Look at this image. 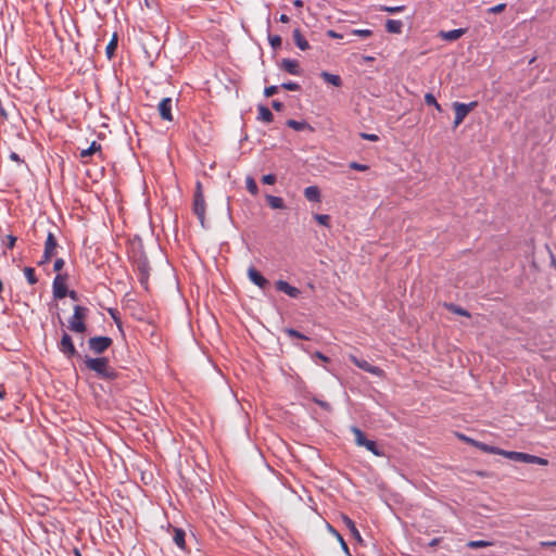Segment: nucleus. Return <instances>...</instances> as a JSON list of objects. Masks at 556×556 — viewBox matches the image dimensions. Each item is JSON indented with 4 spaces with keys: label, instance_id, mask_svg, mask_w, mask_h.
I'll return each mask as SVG.
<instances>
[{
    "label": "nucleus",
    "instance_id": "39448f33",
    "mask_svg": "<svg viewBox=\"0 0 556 556\" xmlns=\"http://www.w3.org/2000/svg\"><path fill=\"white\" fill-rule=\"evenodd\" d=\"M351 432L354 434V441H355L356 445L365 447L366 450L371 452L375 456H379V457L383 456V452L378 448L376 442L366 439L364 432L359 428L353 426V427H351Z\"/></svg>",
    "mask_w": 556,
    "mask_h": 556
},
{
    "label": "nucleus",
    "instance_id": "412c9836",
    "mask_svg": "<svg viewBox=\"0 0 556 556\" xmlns=\"http://www.w3.org/2000/svg\"><path fill=\"white\" fill-rule=\"evenodd\" d=\"M403 28V23L399 20H388L386 23V29L391 34H401Z\"/></svg>",
    "mask_w": 556,
    "mask_h": 556
},
{
    "label": "nucleus",
    "instance_id": "e2e57ef3",
    "mask_svg": "<svg viewBox=\"0 0 556 556\" xmlns=\"http://www.w3.org/2000/svg\"><path fill=\"white\" fill-rule=\"evenodd\" d=\"M3 291V283L2 281L0 280V293Z\"/></svg>",
    "mask_w": 556,
    "mask_h": 556
},
{
    "label": "nucleus",
    "instance_id": "aec40b11",
    "mask_svg": "<svg viewBox=\"0 0 556 556\" xmlns=\"http://www.w3.org/2000/svg\"><path fill=\"white\" fill-rule=\"evenodd\" d=\"M96 153L101 154V144L97 141H92L87 149L80 151V157L86 159L87 156H91Z\"/></svg>",
    "mask_w": 556,
    "mask_h": 556
},
{
    "label": "nucleus",
    "instance_id": "4be33fe9",
    "mask_svg": "<svg viewBox=\"0 0 556 556\" xmlns=\"http://www.w3.org/2000/svg\"><path fill=\"white\" fill-rule=\"evenodd\" d=\"M465 34V29L458 28V29H452L448 31H442L441 37L448 41H454L460 38Z\"/></svg>",
    "mask_w": 556,
    "mask_h": 556
},
{
    "label": "nucleus",
    "instance_id": "37998d69",
    "mask_svg": "<svg viewBox=\"0 0 556 556\" xmlns=\"http://www.w3.org/2000/svg\"><path fill=\"white\" fill-rule=\"evenodd\" d=\"M277 92H278L277 86H269V87H266L264 90V94L266 97H271V96L276 94Z\"/></svg>",
    "mask_w": 556,
    "mask_h": 556
},
{
    "label": "nucleus",
    "instance_id": "b1692460",
    "mask_svg": "<svg viewBox=\"0 0 556 556\" xmlns=\"http://www.w3.org/2000/svg\"><path fill=\"white\" fill-rule=\"evenodd\" d=\"M273 113L270 112V110L264 105H260L258 106V119L264 122V123H270L273 122Z\"/></svg>",
    "mask_w": 556,
    "mask_h": 556
},
{
    "label": "nucleus",
    "instance_id": "f3484780",
    "mask_svg": "<svg viewBox=\"0 0 556 556\" xmlns=\"http://www.w3.org/2000/svg\"><path fill=\"white\" fill-rule=\"evenodd\" d=\"M341 520H342L343 525L349 529L351 535L356 541L362 542V536H361L359 531L356 528L355 522L350 517H348L346 515H342L341 516Z\"/></svg>",
    "mask_w": 556,
    "mask_h": 556
},
{
    "label": "nucleus",
    "instance_id": "dca6fc26",
    "mask_svg": "<svg viewBox=\"0 0 556 556\" xmlns=\"http://www.w3.org/2000/svg\"><path fill=\"white\" fill-rule=\"evenodd\" d=\"M280 67L291 75L301 74L300 64L296 60L283 59L281 61Z\"/></svg>",
    "mask_w": 556,
    "mask_h": 556
},
{
    "label": "nucleus",
    "instance_id": "680f3d73",
    "mask_svg": "<svg viewBox=\"0 0 556 556\" xmlns=\"http://www.w3.org/2000/svg\"><path fill=\"white\" fill-rule=\"evenodd\" d=\"M437 111L441 112L442 111V108H441V104L437 102V104L433 105Z\"/></svg>",
    "mask_w": 556,
    "mask_h": 556
},
{
    "label": "nucleus",
    "instance_id": "864d4df0",
    "mask_svg": "<svg viewBox=\"0 0 556 556\" xmlns=\"http://www.w3.org/2000/svg\"><path fill=\"white\" fill-rule=\"evenodd\" d=\"M315 356L318 357L319 359L324 361V362H328L329 361V358L327 356H325L320 352H316Z\"/></svg>",
    "mask_w": 556,
    "mask_h": 556
},
{
    "label": "nucleus",
    "instance_id": "0eeeda50",
    "mask_svg": "<svg viewBox=\"0 0 556 556\" xmlns=\"http://www.w3.org/2000/svg\"><path fill=\"white\" fill-rule=\"evenodd\" d=\"M113 343V340L110 337H92L88 340V348L94 354H102L105 352Z\"/></svg>",
    "mask_w": 556,
    "mask_h": 556
},
{
    "label": "nucleus",
    "instance_id": "7c9ffc66",
    "mask_svg": "<svg viewBox=\"0 0 556 556\" xmlns=\"http://www.w3.org/2000/svg\"><path fill=\"white\" fill-rule=\"evenodd\" d=\"M491 545H492V543H491V542H489V541H483V540L469 541V542L467 543V546H468L469 548H472V549H475V548L488 547V546H491Z\"/></svg>",
    "mask_w": 556,
    "mask_h": 556
},
{
    "label": "nucleus",
    "instance_id": "ea45409f",
    "mask_svg": "<svg viewBox=\"0 0 556 556\" xmlns=\"http://www.w3.org/2000/svg\"><path fill=\"white\" fill-rule=\"evenodd\" d=\"M281 87L286 90H290V91H296V90H300V85L296 84V83H292V81H289V83H283L281 85Z\"/></svg>",
    "mask_w": 556,
    "mask_h": 556
},
{
    "label": "nucleus",
    "instance_id": "a211bd4d",
    "mask_svg": "<svg viewBox=\"0 0 556 556\" xmlns=\"http://www.w3.org/2000/svg\"><path fill=\"white\" fill-rule=\"evenodd\" d=\"M293 40L300 50L306 51L309 49L308 41L304 38V36L302 35V33L299 28L293 30Z\"/></svg>",
    "mask_w": 556,
    "mask_h": 556
},
{
    "label": "nucleus",
    "instance_id": "c9c22d12",
    "mask_svg": "<svg viewBox=\"0 0 556 556\" xmlns=\"http://www.w3.org/2000/svg\"><path fill=\"white\" fill-rule=\"evenodd\" d=\"M329 529H330L331 533H333V535L337 538V542H340L341 547H342L345 552H348V551H349L348 545H346L345 541L343 540V538L341 536V534H340L336 529H333V528H332V527H330V526H329Z\"/></svg>",
    "mask_w": 556,
    "mask_h": 556
},
{
    "label": "nucleus",
    "instance_id": "69168bd1",
    "mask_svg": "<svg viewBox=\"0 0 556 556\" xmlns=\"http://www.w3.org/2000/svg\"><path fill=\"white\" fill-rule=\"evenodd\" d=\"M318 404H319L320 406H323V407H326V406H327V404H326V403H324V402H318Z\"/></svg>",
    "mask_w": 556,
    "mask_h": 556
},
{
    "label": "nucleus",
    "instance_id": "c85d7f7f",
    "mask_svg": "<svg viewBox=\"0 0 556 556\" xmlns=\"http://www.w3.org/2000/svg\"><path fill=\"white\" fill-rule=\"evenodd\" d=\"M323 78L328 81L329 84L339 87L341 85V78L338 75L329 74L327 72H323L321 74Z\"/></svg>",
    "mask_w": 556,
    "mask_h": 556
},
{
    "label": "nucleus",
    "instance_id": "2eb2a0df",
    "mask_svg": "<svg viewBox=\"0 0 556 556\" xmlns=\"http://www.w3.org/2000/svg\"><path fill=\"white\" fill-rule=\"evenodd\" d=\"M275 286L278 291H281V292L288 294L290 298L296 299L301 294V291L298 288L290 286L285 280L276 281Z\"/></svg>",
    "mask_w": 556,
    "mask_h": 556
},
{
    "label": "nucleus",
    "instance_id": "de8ad7c7",
    "mask_svg": "<svg viewBox=\"0 0 556 556\" xmlns=\"http://www.w3.org/2000/svg\"><path fill=\"white\" fill-rule=\"evenodd\" d=\"M140 270H141V278H140V281L142 283H146L147 280H148V273L146 271V264H142L140 267Z\"/></svg>",
    "mask_w": 556,
    "mask_h": 556
},
{
    "label": "nucleus",
    "instance_id": "5fc2aeb1",
    "mask_svg": "<svg viewBox=\"0 0 556 556\" xmlns=\"http://www.w3.org/2000/svg\"><path fill=\"white\" fill-rule=\"evenodd\" d=\"M72 300L77 301L78 296L75 291H67V294Z\"/></svg>",
    "mask_w": 556,
    "mask_h": 556
},
{
    "label": "nucleus",
    "instance_id": "6ab92c4d",
    "mask_svg": "<svg viewBox=\"0 0 556 556\" xmlns=\"http://www.w3.org/2000/svg\"><path fill=\"white\" fill-rule=\"evenodd\" d=\"M304 195L311 202H320V190L316 186L305 188Z\"/></svg>",
    "mask_w": 556,
    "mask_h": 556
},
{
    "label": "nucleus",
    "instance_id": "58836bf2",
    "mask_svg": "<svg viewBox=\"0 0 556 556\" xmlns=\"http://www.w3.org/2000/svg\"><path fill=\"white\" fill-rule=\"evenodd\" d=\"M506 8V4L505 3H500V4H496L492 8H489L488 9V13H492V14H497V13H502Z\"/></svg>",
    "mask_w": 556,
    "mask_h": 556
},
{
    "label": "nucleus",
    "instance_id": "f704fd0d",
    "mask_svg": "<svg viewBox=\"0 0 556 556\" xmlns=\"http://www.w3.org/2000/svg\"><path fill=\"white\" fill-rule=\"evenodd\" d=\"M405 9L404 5H397V7H387V5H382L380 8V11H383V12H388V13H400V12H403Z\"/></svg>",
    "mask_w": 556,
    "mask_h": 556
},
{
    "label": "nucleus",
    "instance_id": "13d9d810",
    "mask_svg": "<svg viewBox=\"0 0 556 556\" xmlns=\"http://www.w3.org/2000/svg\"><path fill=\"white\" fill-rule=\"evenodd\" d=\"M542 546H556V541L541 542Z\"/></svg>",
    "mask_w": 556,
    "mask_h": 556
},
{
    "label": "nucleus",
    "instance_id": "79ce46f5",
    "mask_svg": "<svg viewBox=\"0 0 556 556\" xmlns=\"http://www.w3.org/2000/svg\"><path fill=\"white\" fill-rule=\"evenodd\" d=\"M277 178L274 174H267L262 177V182L265 185H274Z\"/></svg>",
    "mask_w": 556,
    "mask_h": 556
},
{
    "label": "nucleus",
    "instance_id": "0e129e2a",
    "mask_svg": "<svg viewBox=\"0 0 556 556\" xmlns=\"http://www.w3.org/2000/svg\"><path fill=\"white\" fill-rule=\"evenodd\" d=\"M75 555L76 556H83L78 549H75Z\"/></svg>",
    "mask_w": 556,
    "mask_h": 556
},
{
    "label": "nucleus",
    "instance_id": "4c0bfd02",
    "mask_svg": "<svg viewBox=\"0 0 556 556\" xmlns=\"http://www.w3.org/2000/svg\"><path fill=\"white\" fill-rule=\"evenodd\" d=\"M268 40L274 49H277L281 46V38L278 35L269 36Z\"/></svg>",
    "mask_w": 556,
    "mask_h": 556
},
{
    "label": "nucleus",
    "instance_id": "052dcab7",
    "mask_svg": "<svg viewBox=\"0 0 556 556\" xmlns=\"http://www.w3.org/2000/svg\"><path fill=\"white\" fill-rule=\"evenodd\" d=\"M440 539H433L431 542H430V546H435L438 543H439Z\"/></svg>",
    "mask_w": 556,
    "mask_h": 556
},
{
    "label": "nucleus",
    "instance_id": "ddd939ff",
    "mask_svg": "<svg viewBox=\"0 0 556 556\" xmlns=\"http://www.w3.org/2000/svg\"><path fill=\"white\" fill-rule=\"evenodd\" d=\"M172 109H173V100L170 98H163L157 105V110H159L161 117L164 121H168V122L173 121Z\"/></svg>",
    "mask_w": 556,
    "mask_h": 556
},
{
    "label": "nucleus",
    "instance_id": "3c124183",
    "mask_svg": "<svg viewBox=\"0 0 556 556\" xmlns=\"http://www.w3.org/2000/svg\"><path fill=\"white\" fill-rule=\"evenodd\" d=\"M271 106H273V109H274V110H276V111H281V110H282V108H283V104H282L281 102L277 101V100H274V101L271 102Z\"/></svg>",
    "mask_w": 556,
    "mask_h": 556
},
{
    "label": "nucleus",
    "instance_id": "6e6d98bb",
    "mask_svg": "<svg viewBox=\"0 0 556 556\" xmlns=\"http://www.w3.org/2000/svg\"><path fill=\"white\" fill-rule=\"evenodd\" d=\"M279 22H281V23H288V22H289V16H288V15H286V14H281V15L279 16Z\"/></svg>",
    "mask_w": 556,
    "mask_h": 556
},
{
    "label": "nucleus",
    "instance_id": "09e8293b",
    "mask_svg": "<svg viewBox=\"0 0 556 556\" xmlns=\"http://www.w3.org/2000/svg\"><path fill=\"white\" fill-rule=\"evenodd\" d=\"M327 35H328V37L333 38V39H342L343 38V36L341 34H339L334 30H328Z\"/></svg>",
    "mask_w": 556,
    "mask_h": 556
},
{
    "label": "nucleus",
    "instance_id": "c03bdc74",
    "mask_svg": "<svg viewBox=\"0 0 556 556\" xmlns=\"http://www.w3.org/2000/svg\"><path fill=\"white\" fill-rule=\"evenodd\" d=\"M425 102L428 105H434V104H437L438 101L435 100V98L432 93L428 92L425 94Z\"/></svg>",
    "mask_w": 556,
    "mask_h": 556
},
{
    "label": "nucleus",
    "instance_id": "e433bc0d",
    "mask_svg": "<svg viewBox=\"0 0 556 556\" xmlns=\"http://www.w3.org/2000/svg\"><path fill=\"white\" fill-rule=\"evenodd\" d=\"M351 34L363 38H368L372 35V31L370 29H353Z\"/></svg>",
    "mask_w": 556,
    "mask_h": 556
},
{
    "label": "nucleus",
    "instance_id": "423d86ee",
    "mask_svg": "<svg viewBox=\"0 0 556 556\" xmlns=\"http://www.w3.org/2000/svg\"><path fill=\"white\" fill-rule=\"evenodd\" d=\"M478 105L477 101H472L470 103H460V102H454L453 109L455 111V117H454V128L458 127L466 116L469 114L470 111H472Z\"/></svg>",
    "mask_w": 556,
    "mask_h": 556
},
{
    "label": "nucleus",
    "instance_id": "1a4fd4ad",
    "mask_svg": "<svg viewBox=\"0 0 556 556\" xmlns=\"http://www.w3.org/2000/svg\"><path fill=\"white\" fill-rule=\"evenodd\" d=\"M59 351L66 357L72 358L77 355V351L75 349V345L73 343V340L71 336L63 331L61 341L59 342Z\"/></svg>",
    "mask_w": 556,
    "mask_h": 556
},
{
    "label": "nucleus",
    "instance_id": "4468645a",
    "mask_svg": "<svg viewBox=\"0 0 556 556\" xmlns=\"http://www.w3.org/2000/svg\"><path fill=\"white\" fill-rule=\"evenodd\" d=\"M248 277L254 285H256L261 289H265L269 285V281L253 266L248 268Z\"/></svg>",
    "mask_w": 556,
    "mask_h": 556
},
{
    "label": "nucleus",
    "instance_id": "a19ab883",
    "mask_svg": "<svg viewBox=\"0 0 556 556\" xmlns=\"http://www.w3.org/2000/svg\"><path fill=\"white\" fill-rule=\"evenodd\" d=\"M350 168L358 170V172H366V170L369 169V167L367 165L361 164V163H357V162L350 163Z\"/></svg>",
    "mask_w": 556,
    "mask_h": 556
},
{
    "label": "nucleus",
    "instance_id": "9d476101",
    "mask_svg": "<svg viewBox=\"0 0 556 556\" xmlns=\"http://www.w3.org/2000/svg\"><path fill=\"white\" fill-rule=\"evenodd\" d=\"M67 276L58 274L53 280L52 289L53 295L55 299H63L67 294V286H66Z\"/></svg>",
    "mask_w": 556,
    "mask_h": 556
},
{
    "label": "nucleus",
    "instance_id": "72a5a7b5",
    "mask_svg": "<svg viewBox=\"0 0 556 556\" xmlns=\"http://www.w3.org/2000/svg\"><path fill=\"white\" fill-rule=\"evenodd\" d=\"M285 332L290 338H298V339H302V340H308V338L306 336L302 334L301 332H299L298 330L292 329V328L285 329Z\"/></svg>",
    "mask_w": 556,
    "mask_h": 556
},
{
    "label": "nucleus",
    "instance_id": "f257e3e1",
    "mask_svg": "<svg viewBox=\"0 0 556 556\" xmlns=\"http://www.w3.org/2000/svg\"><path fill=\"white\" fill-rule=\"evenodd\" d=\"M85 364L89 370L94 371L102 379L113 380L117 377L114 368L110 366L108 357H86Z\"/></svg>",
    "mask_w": 556,
    "mask_h": 556
},
{
    "label": "nucleus",
    "instance_id": "a878e982",
    "mask_svg": "<svg viewBox=\"0 0 556 556\" xmlns=\"http://www.w3.org/2000/svg\"><path fill=\"white\" fill-rule=\"evenodd\" d=\"M444 307L446 309H448L451 313H454V314H457V315H460V316H465V317H470V314L468 311L464 309L463 307L460 306H457L453 303H444Z\"/></svg>",
    "mask_w": 556,
    "mask_h": 556
},
{
    "label": "nucleus",
    "instance_id": "4d7b16f0",
    "mask_svg": "<svg viewBox=\"0 0 556 556\" xmlns=\"http://www.w3.org/2000/svg\"><path fill=\"white\" fill-rule=\"evenodd\" d=\"M5 389L2 384H0V400H4L5 397Z\"/></svg>",
    "mask_w": 556,
    "mask_h": 556
},
{
    "label": "nucleus",
    "instance_id": "603ef678",
    "mask_svg": "<svg viewBox=\"0 0 556 556\" xmlns=\"http://www.w3.org/2000/svg\"><path fill=\"white\" fill-rule=\"evenodd\" d=\"M10 159H11L12 161H15V162H22V161H21V159H20V156H18V154H17V153H15V152H12V153L10 154Z\"/></svg>",
    "mask_w": 556,
    "mask_h": 556
},
{
    "label": "nucleus",
    "instance_id": "20e7f679",
    "mask_svg": "<svg viewBox=\"0 0 556 556\" xmlns=\"http://www.w3.org/2000/svg\"><path fill=\"white\" fill-rule=\"evenodd\" d=\"M500 455L505 456L511 460L527 463V464H536L541 466H546L548 460L535 455L522 453V452H510L501 450Z\"/></svg>",
    "mask_w": 556,
    "mask_h": 556
},
{
    "label": "nucleus",
    "instance_id": "cd10ccee",
    "mask_svg": "<svg viewBox=\"0 0 556 556\" xmlns=\"http://www.w3.org/2000/svg\"><path fill=\"white\" fill-rule=\"evenodd\" d=\"M287 125L290 128H292V129H294L296 131H301V130H304L306 128H309V125L307 123H305V122H298L295 119H288L287 121Z\"/></svg>",
    "mask_w": 556,
    "mask_h": 556
},
{
    "label": "nucleus",
    "instance_id": "473e14b6",
    "mask_svg": "<svg viewBox=\"0 0 556 556\" xmlns=\"http://www.w3.org/2000/svg\"><path fill=\"white\" fill-rule=\"evenodd\" d=\"M315 220L325 227H330V216L327 214H316L314 215Z\"/></svg>",
    "mask_w": 556,
    "mask_h": 556
},
{
    "label": "nucleus",
    "instance_id": "bf43d9fd",
    "mask_svg": "<svg viewBox=\"0 0 556 556\" xmlns=\"http://www.w3.org/2000/svg\"><path fill=\"white\" fill-rule=\"evenodd\" d=\"M293 4H294V7H296V8H302V7H303V1H302V0H294V1H293Z\"/></svg>",
    "mask_w": 556,
    "mask_h": 556
},
{
    "label": "nucleus",
    "instance_id": "393cba45",
    "mask_svg": "<svg viewBox=\"0 0 556 556\" xmlns=\"http://www.w3.org/2000/svg\"><path fill=\"white\" fill-rule=\"evenodd\" d=\"M185 536H186V534H185V531H184V530H181V529H177V528L174 530V536H173V540H174L175 544H176L179 548H181V549H184V548H185V546H186Z\"/></svg>",
    "mask_w": 556,
    "mask_h": 556
},
{
    "label": "nucleus",
    "instance_id": "49530a36",
    "mask_svg": "<svg viewBox=\"0 0 556 556\" xmlns=\"http://www.w3.org/2000/svg\"><path fill=\"white\" fill-rule=\"evenodd\" d=\"M64 260L63 258H56L53 265V269L55 271H60L64 266Z\"/></svg>",
    "mask_w": 556,
    "mask_h": 556
},
{
    "label": "nucleus",
    "instance_id": "6e6552de",
    "mask_svg": "<svg viewBox=\"0 0 556 556\" xmlns=\"http://www.w3.org/2000/svg\"><path fill=\"white\" fill-rule=\"evenodd\" d=\"M58 242L54 235L49 231L47 235V239L45 242V250L42 260L39 262V265L48 263L56 253Z\"/></svg>",
    "mask_w": 556,
    "mask_h": 556
},
{
    "label": "nucleus",
    "instance_id": "f03ea898",
    "mask_svg": "<svg viewBox=\"0 0 556 556\" xmlns=\"http://www.w3.org/2000/svg\"><path fill=\"white\" fill-rule=\"evenodd\" d=\"M89 309L85 306L75 305L73 315L68 319L67 328L75 333H85L87 330L86 318Z\"/></svg>",
    "mask_w": 556,
    "mask_h": 556
},
{
    "label": "nucleus",
    "instance_id": "bb28decb",
    "mask_svg": "<svg viewBox=\"0 0 556 556\" xmlns=\"http://www.w3.org/2000/svg\"><path fill=\"white\" fill-rule=\"evenodd\" d=\"M116 48H117V36H116V34H114L112 39L110 40V42L108 43V46L105 48V52H106V55L109 59H112L114 56Z\"/></svg>",
    "mask_w": 556,
    "mask_h": 556
},
{
    "label": "nucleus",
    "instance_id": "8fccbe9b",
    "mask_svg": "<svg viewBox=\"0 0 556 556\" xmlns=\"http://www.w3.org/2000/svg\"><path fill=\"white\" fill-rule=\"evenodd\" d=\"M7 239H8V243H7L8 248L12 249L16 242V237L10 235L7 237Z\"/></svg>",
    "mask_w": 556,
    "mask_h": 556
},
{
    "label": "nucleus",
    "instance_id": "9b49d317",
    "mask_svg": "<svg viewBox=\"0 0 556 556\" xmlns=\"http://www.w3.org/2000/svg\"><path fill=\"white\" fill-rule=\"evenodd\" d=\"M458 438L462 441H464V442H466V443H468V444L479 448L482 452L500 455L501 448H498V447L488 445V444H485L483 442H479V441H477L475 439H471V438H469V437H467L465 434H458Z\"/></svg>",
    "mask_w": 556,
    "mask_h": 556
},
{
    "label": "nucleus",
    "instance_id": "a18cd8bd",
    "mask_svg": "<svg viewBox=\"0 0 556 556\" xmlns=\"http://www.w3.org/2000/svg\"><path fill=\"white\" fill-rule=\"evenodd\" d=\"M361 137L365 140H369V141H378L379 140V137L375 134H366V132H362L361 134Z\"/></svg>",
    "mask_w": 556,
    "mask_h": 556
},
{
    "label": "nucleus",
    "instance_id": "f8f14e48",
    "mask_svg": "<svg viewBox=\"0 0 556 556\" xmlns=\"http://www.w3.org/2000/svg\"><path fill=\"white\" fill-rule=\"evenodd\" d=\"M350 359L355 366H357L358 368H361L369 374H372L378 377L383 375V370L380 367L372 366L367 361L358 359L354 355H350Z\"/></svg>",
    "mask_w": 556,
    "mask_h": 556
},
{
    "label": "nucleus",
    "instance_id": "2f4dec72",
    "mask_svg": "<svg viewBox=\"0 0 556 556\" xmlns=\"http://www.w3.org/2000/svg\"><path fill=\"white\" fill-rule=\"evenodd\" d=\"M245 185H247V189L248 191L253 194V195H256L257 192H258V187L255 182V180L252 178V177H247V180H245Z\"/></svg>",
    "mask_w": 556,
    "mask_h": 556
},
{
    "label": "nucleus",
    "instance_id": "5701e85b",
    "mask_svg": "<svg viewBox=\"0 0 556 556\" xmlns=\"http://www.w3.org/2000/svg\"><path fill=\"white\" fill-rule=\"evenodd\" d=\"M266 201H267L268 205L274 210L285 208V201L280 197L267 194Z\"/></svg>",
    "mask_w": 556,
    "mask_h": 556
},
{
    "label": "nucleus",
    "instance_id": "7ed1b4c3",
    "mask_svg": "<svg viewBox=\"0 0 556 556\" xmlns=\"http://www.w3.org/2000/svg\"><path fill=\"white\" fill-rule=\"evenodd\" d=\"M192 210H193V213L199 218L200 224L202 226H204L206 203H205V199H204V194H203V190H202V184L200 181H197V184H195Z\"/></svg>",
    "mask_w": 556,
    "mask_h": 556
},
{
    "label": "nucleus",
    "instance_id": "c756f323",
    "mask_svg": "<svg viewBox=\"0 0 556 556\" xmlns=\"http://www.w3.org/2000/svg\"><path fill=\"white\" fill-rule=\"evenodd\" d=\"M24 275L29 285L33 286V285L37 283L38 280H37L36 274H35V269L33 267H25Z\"/></svg>",
    "mask_w": 556,
    "mask_h": 556
}]
</instances>
